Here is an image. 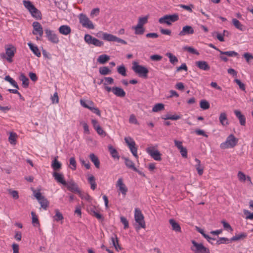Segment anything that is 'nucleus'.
<instances>
[{
  "label": "nucleus",
  "instance_id": "obj_11",
  "mask_svg": "<svg viewBox=\"0 0 253 253\" xmlns=\"http://www.w3.org/2000/svg\"><path fill=\"white\" fill-rule=\"evenodd\" d=\"M147 153L156 161L161 160V154L160 152L153 147H148L146 149Z\"/></svg>",
  "mask_w": 253,
  "mask_h": 253
},
{
  "label": "nucleus",
  "instance_id": "obj_30",
  "mask_svg": "<svg viewBox=\"0 0 253 253\" xmlns=\"http://www.w3.org/2000/svg\"><path fill=\"white\" fill-rule=\"evenodd\" d=\"M110 59L109 55L106 54H102L98 56L97 61V62L101 64H104L108 61Z\"/></svg>",
  "mask_w": 253,
  "mask_h": 253
},
{
  "label": "nucleus",
  "instance_id": "obj_53",
  "mask_svg": "<svg viewBox=\"0 0 253 253\" xmlns=\"http://www.w3.org/2000/svg\"><path fill=\"white\" fill-rule=\"evenodd\" d=\"M222 224H223V226L226 230L228 232H232L233 231V229L230 225L227 222L224 220H222L221 221Z\"/></svg>",
  "mask_w": 253,
  "mask_h": 253
},
{
  "label": "nucleus",
  "instance_id": "obj_37",
  "mask_svg": "<svg viewBox=\"0 0 253 253\" xmlns=\"http://www.w3.org/2000/svg\"><path fill=\"white\" fill-rule=\"evenodd\" d=\"M197 231L201 233L203 236L207 240L209 243L211 242V240H215V238L210 237L208 235L205 233L204 230L199 227H196Z\"/></svg>",
  "mask_w": 253,
  "mask_h": 253
},
{
  "label": "nucleus",
  "instance_id": "obj_36",
  "mask_svg": "<svg viewBox=\"0 0 253 253\" xmlns=\"http://www.w3.org/2000/svg\"><path fill=\"white\" fill-rule=\"evenodd\" d=\"M80 103L82 106L87 109H88V107L92 108L94 106V103L92 101H87L86 102L83 99H81Z\"/></svg>",
  "mask_w": 253,
  "mask_h": 253
},
{
  "label": "nucleus",
  "instance_id": "obj_64",
  "mask_svg": "<svg viewBox=\"0 0 253 253\" xmlns=\"http://www.w3.org/2000/svg\"><path fill=\"white\" fill-rule=\"evenodd\" d=\"M238 177L241 181H245L246 179V175L241 171H239L238 173Z\"/></svg>",
  "mask_w": 253,
  "mask_h": 253
},
{
  "label": "nucleus",
  "instance_id": "obj_9",
  "mask_svg": "<svg viewBox=\"0 0 253 253\" xmlns=\"http://www.w3.org/2000/svg\"><path fill=\"white\" fill-rule=\"evenodd\" d=\"M84 40L88 44H93L97 47H101L104 44V43L102 41L92 37L89 34L85 35Z\"/></svg>",
  "mask_w": 253,
  "mask_h": 253
},
{
  "label": "nucleus",
  "instance_id": "obj_4",
  "mask_svg": "<svg viewBox=\"0 0 253 253\" xmlns=\"http://www.w3.org/2000/svg\"><path fill=\"white\" fill-rule=\"evenodd\" d=\"M179 19V16L175 13L172 15H165L159 19V22L161 24H167L171 25L172 23L177 21Z\"/></svg>",
  "mask_w": 253,
  "mask_h": 253
},
{
  "label": "nucleus",
  "instance_id": "obj_62",
  "mask_svg": "<svg viewBox=\"0 0 253 253\" xmlns=\"http://www.w3.org/2000/svg\"><path fill=\"white\" fill-rule=\"evenodd\" d=\"M95 130L97 133L101 136H105L106 135V132L103 130L100 126L97 127Z\"/></svg>",
  "mask_w": 253,
  "mask_h": 253
},
{
  "label": "nucleus",
  "instance_id": "obj_14",
  "mask_svg": "<svg viewBox=\"0 0 253 253\" xmlns=\"http://www.w3.org/2000/svg\"><path fill=\"white\" fill-rule=\"evenodd\" d=\"M194 31L191 26L186 25L182 28V30L179 33L178 35L180 37L185 35H192L194 34Z\"/></svg>",
  "mask_w": 253,
  "mask_h": 253
},
{
  "label": "nucleus",
  "instance_id": "obj_32",
  "mask_svg": "<svg viewBox=\"0 0 253 253\" xmlns=\"http://www.w3.org/2000/svg\"><path fill=\"white\" fill-rule=\"evenodd\" d=\"M57 157H55L52 161L51 164V167L54 170H59L61 168V164L57 160Z\"/></svg>",
  "mask_w": 253,
  "mask_h": 253
},
{
  "label": "nucleus",
  "instance_id": "obj_55",
  "mask_svg": "<svg viewBox=\"0 0 253 253\" xmlns=\"http://www.w3.org/2000/svg\"><path fill=\"white\" fill-rule=\"evenodd\" d=\"M70 165H71V169L73 170H75L77 168L76 161L74 157H71L70 159Z\"/></svg>",
  "mask_w": 253,
  "mask_h": 253
},
{
  "label": "nucleus",
  "instance_id": "obj_5",
  "mask_svg": "<svg viewBox=\"0 0 253 253\" xmlns=\"http://www.w3.org/2000/svg\"><path fill=\"white\" fill-rule=\"evenodd\" d=\"M134 218L136 222L138 224V227L136 228L137 229H139L140 228H145L146 225L144 216L141 211L138 208L135 209Z\"/></svg>",
  "mask_w": 253,
  "mask_h": 253
},
{
  "label": "nucleus",
  "instance_id": "obj_41",
  "mask_svg": "<svg viewBox=\"0 0 253 253\" xmlns=\"http://www.w3.org/2000/svg\"><path fill=\"white\" fill-rule=\"evenodd\" d=\"M166 55L169 57V61L171 64L174 65L175 63L178 62L177 58L171 53H167Z\"/></svg>",
  "mask_w": 253,
  "mask_h": 253
},
{
  "label": "nucleus",
  "instance_id": "obj_33",
  "mask_svg": "<svg viewBox=\"0 0 253 253\" xmlns=\"http://www.w3.org/2000/svg\"><path fill=\"white\" fill-rule=\"evenodd\" d=\"M195 161L197 163V164L195 165V168L197 170L198 173L199 175H201L203 174L204 171L203 167L201 165V161L198 159L195 158Z\"/></svg>",
  "mask_w": 253,
  "mask_h": 253
},
{
  "label": "nucleus",
  "instance_id": "obj_26",
  "mask_svg": "<svg viewBox=\"0 0 253 253\" xmlns=\"http://www.w3.org/2000/svg\"><path fill=\"white\" fill-rule=\"evenodd\" d=\"M108 150L110 155L114 159H117V160L119 159L120 156L119 153L115 148H114L112 146L109 145L108 146Z\"/></svg>",
  "mask_w": 253,
  "mask_h": 253
},
{
  "label": "nucleus",
  "instance_id": "obj_20",
  "mask_svg": "<svg viewBox=\"0 0 253 253\" xmlns=\"http://www.w3.org/2000/svg\"><path fill=\"white\" fill-rule=\"evenodd\" d=\"M196 65L200 69L204 71H208L210 69V66L205 61H198L196 62Z\"/></svg>",
  "mask_w": 253,
  "mask_h": 253
},
{
  "label": "nucleus",
  "instance_id": "obj_35",
  "mask_svg": "<svg viewBox=\"0 0 253 253\" xmlns=\"http://www.w3.org/2000/svg\"><path fill=\"white\" fill-rule=\"evenodd\" d=\"M247 237V234L246 233H242L240 234L236 235L230 239V242H233L238 241L241 239L246 238Z\"/></svg>",
  "mask_w": 253,
  "mask_h": 253
},
{
  "label": "nucleus",
  "instance_id": "obj_60",
  "mask_svg": "<svg viewBox=\"0 0 253 253\" xmlns=\"http://www.w3.org/2000/svg\"><path fill=\"white\" fill-rule=\"evenodd\" d=\"M88 109L91 111L92 113L95 114L98 116H101L100 111L97 107H95L94 106L92 108L88 107Z\"/></svg>",
  "mask_w": 253,
  "mask_h": 253
},
{
  "label": "nucleus",
  "instance_id": "obj_58",
  "mask_svg": "<svg viewBox=\"0 0 253 253\" xmlns=\"http://www.w3.org/2000/svg\"><path fill=\"white\" fill-rule=\"evenodd\" d=\"M133 28L135 30V34L136 35H142L144 32V29L143 27L142 28H137V25Z\"/></svg>",
  "mask_w": 253,
  "mask_h": 253
},
{
  "label": "nucleus",
  "instance_id": "obj_61",
  "mask_svg": "<svg viewBox=\"0 0 253 253\" xmlns=\"http://www.w3.org/2000/svg\"><path fill=\"white\" fill-rule=\"evenodd\" d=\"M179 150L183 158H186L187 157V150L185 147H183Z\"/></svg>",
  "mask_w": 253,
  "mask_h": 253
},
{
  "label": "nucleus",
  "instance_id": "obj_63",
  "mask_svg": "<svg viewBox=\"0 0 253 253\" xmlns=\"http://www.w3.org/2000/svg\"><path fill=\"white\" fill-rule=\"evenodd\" d=\"M121 222L124 225V228L126 229L128 227V222L126 218L124 216H121Z\"/></svg>",
  "mask_w": 253,
  "mask_h": 253
},
{
  "label": "nucleus",
  "instance_id": "obj_6",
  "mask_svg": "<svg viewBox=\"0 0 253 253\" xmlns=\"http://www.w3.org/2000/svg\"><path fill=\"white\" fill-rule=\"evenodd\" d=\"M125 141L133 156L135 158L138 159V156L137 155V148L136 147L135 141L130 137H125Z\"/></svg>",
  "mask_w": 253,
  "mask_h": 253
},
{
  "label": "nucleus",
  "instance_id": "obj_44",
  "mask_svg": "<svg viewBox=\"0 0 253 253\" xmlns=\"http://www.w3.org/2000/svg\"><path fill=\"white\" fill-rule=\"evenodd\" d=\"M88 181L90 184V188L92 190H94L96 187V183L95 181V178L93 175H90L88 177Z\"/></svg>",
  "mask_w": 253,
  "mask_h": 253
},
{
  "label": "nucleus",
  "instance_id": "obj_23",
  "mask_svg": "<svg viewBox=\"0 0 253 253\" xmlns=\"http://www.w3.org/2000/svg\"><path fill=\"white\" fill-rule=\"evenodd\" d=\"M59 32L62 35H67L71 32V29L68 25H62L59 28Z\"/></svg>",
  "mask_w": 253,
  "mask_h": 253
},
{
  "label": "nucleus",
  "instance_id": "obj_50",
  "mask_svg": "<svg viewBox=\"0 0 253 253\" xmlns=\"http://www.w3.org/2000/svg\"><path fill=\"white\" fill-rule=\"evenodd\" d=\"M200 106L203 110H207L210 108V103L205 100H202L200 101Z\"/></svg>",
  "mask_w": 253,
  "mask_h": 253
},
{
  "label": "nucleus",
  "instance_id": "obj_46",
  "mask_svg": "<svg viewBox=\"0 0 253 253\" xmlns=\"http://www.w3.org/2000/svg\"><path fill=\"white\" fill-rule=\"evenodd\" d=\"M55 215L53 216L54 220L56 221H59L63 219V216L62 214L59 211V210L56 209L55 210Z\"/></svg>",
  "mask_w": 253,
  "mask_h": 253
},
{
  "label": "nucleus",
  "instance_id": "obj_2",
  "mask_svg": "<svg viewBox=\"0 0 253 253\" xmlns=\"http://www.w3.org/2000/svg\"><path fill=\"white\" fill-rule=\"evenodd\" d=\"M192 246L190 249L194 253H211L209 248L205 247L203 244L198 243L195 240H191Z\"/></svg>",
  "mask_w": 253,
  "mask_h": 253
},
{
  "label": "nucleus",
  "instance_id": "obj_16",
  "mask_svg": "<svg viewBox=\"0 0 253 253\" xmlns=\"http://www.w3.org/2000/svg\"><path fill=\"white\" fill-rule=\"evenodd\" d=\"M52 175L57 182L60 183L63 185H66L67 182L64 180V175L63 174L58 173L57 172H53Z\"/></svg>",
  "mask_w": 253,
  "mask_h": 253
},
{
  "label": "nucleus",
  "instance_id": "obj_52",
  "mask_svg": "<svg viewBox=\"0 0 253 253\" xmlns=\"http://www.w3.org/2000/svg\"><path fill=\"white\" fill-rule=\"evenodd\" d=\"M230 240L225 237H221L216 241V244L219 245L222 244H228Z\"/></svg>",
  "mask_w": 253,
  "mask_h": 253
},
{
  "label": "nucleus",
  "instance_id": "obj_24",
  "mask_svg": "<svg viewBox=\"0 0 253 253\" xmlns=\"http://www.w3.org/2000/svg\"><path fill=\"white\" fill-rule=\"evenodd\" d=\"M232 23L237 29L241 31H244L246 30V27L236 18L232 19Z\"/></svg>",
  "mask_w": 253,
  "mask_h": 253
},
{
  "label": "nucleus",
  "instance_id": "obj_38",
  "mask_svg": "<svg viewBox=\"0 0 253 253\" xmlns=\"http://www.w3.org/2000/svg\"><path fill=\"white\" fill-rule=\"evenodd\" d=\"M99 72L101 75L105 76L110 74L111 71L108 67L104 66L99 68Z\"/></svg>",
  "mask_w": 253,
  "mask_h": 253
},
{
  "label": "nucleus",
  "instance_id": "obj_22",
  "mask_svg": "<svg viewBox=\"0 0 253 253\" xmlns=\"http://www.w3.org/2000/svg\"><path fill=\"white\" fill-rule=\"evenodd\" d=\"M28 45L35 55L38 57L41 56V52L37 45H34L31 42L28 43Z\"/></svg>",
  "mask_w": 253,
  "mask_h": 253
},
{
  "label": "nucleus",
  "instance_id": "obj_28",
  "mask_svg": "<svg viewBox=\"0 0 253 253\" xmlns=\"http://www.w3.org/2000/svg\"><path fill=\"white\" fill-rule=\"evenodd\" d=\"M219 120L220 123L221 124L222 126H225L229 125V122L228 121L227 115L225 113H221L220 114Z\"/></svg>",
  "mask_w": 253,
  "mask_h": 253
},
{
  "label": "nucleus",
  "instance_id": "obj_10",
  "mask_svg": "<svg viewBox=\"0 0 253 253\" xmlns=\"http://www.w3.org/2000/svg\"><path fill=\"white\" fill-rule=\"evenodd\" d=\"M46 37L48 40L53 43L57 44L59 42V40L57 35L52 30L49 29L44 30Z\"/></svg>",
  "mask_w": 253,
  "mask_h": 253
},
{
  "label": "nucleus",
  "instance_id": "obj_42",
  "mask_svg": "<svg viewBox=\"0 0 253 253\" xmlns=\"http://www.w3.org/2000/svg\"><path fill=\"white\" fill-rule=\"evenodd\" d=\"M41 204V207L44 210H46L47 208L49 205V202L44 197H43L41 200L38 201Z\"/></svg>",
  "mask_w": 253,
  "mask_h": 253
},
{
  "label": "nucleus",
  "instance_id": "obj_7",
  "mask_svg": "<svg viewBox=\"0 0 253 253\" xmlns=\"http://www.w3.org/2000/svg\"><path fill=\"white\" fill-rule=\"evenodd\" d=\"M80 23L84 27L89 29H93L94 28V25L89 18L84 14H81L79 17Z\"/></svg>",
  "mask_w": 253,
  "mask_h": 253
},
{
  "label": "nucleus",
  "instance_id": "obj_40",
  "mask_svg": "<svg viewBox=\"0 0 253 253\" xmlns=\"http://www.w3.org/2000/svg\"><path fill=\"white\" fill-rule=\"evenodd\" d=\"M220 54L221 55H225L229 57H235L238 55V53L234 51H222L220 50H218Z\"/></svg>",
  "mask_w": 253,
  "mask_h": 253
},
{
  "label": "nucleus",
  "instance_id": "obj_13",
  "mask_svg": "<svg viewBox=\"0 0 253 253\" xmlns=\"http://www.w3.org/2000/svg\"><path fill=\"white\" fill-rule=\"evenodd\" d=\"M9 46V47L6 48L5 49V53L7 56L6 60L10 63L12 62V58L14 56V54L16 52V48L14 47V46H12V45H10Z\"/></svg>",
  "mask_w": 253,
  "mask_h": 253
},
{
  "label": "nucleus",
  "instance_id": "obj_56",
  "mask_svg": "<svg viewBox=\"0 0 253 253\" xmlns=\"http://www.w3.org/2000/svg\"><path fill=\"white\" fill-rule=\"evenodd\" d=\"M16 134L15 133H11L9 137V141L11 144H15L16 143Z\"/></svg>",
  "mask_w": 253,
  "mask_h": 253
},
{
  "label": "nucleus",
  "instance_id": "obj_21",
  "mask_svg": "<svg viewBox=\"0 0 253 253\" xmlns=\"http://www.w3.org/2000/svg\"><path fill=\"white\" fill-rule=\"evenodd\" d=\"M122 158L125 160V165L128 168L131 169L135 171H138V169L135 168L134 163L131 160L126 157Z\"/></svg>",
  "mask_w": 253,
  "mask_h": 253
},
{
  "label": "nucleus",
  "instance_id": "obj_59",
  "mask_svg": "<svg viewBox=\"0 0 253 253\" xmlns=\"http://www.w3.org/2000/svg\"><path fill=\"white\" fill-rule=\"evenodd\" d=\"M243 212L244 214L246 215V219L253 220V213L247 210H244Z\"/></svg>",
  "mask_w": 253,
  "mask_h": 253
},
{
  "label": "nucleus",
  "instance_id": "obj_57",
  "mask_svg": "<svg viewBox=\"0 0 253 253\" xmlns=\"http://www.w3.org/2000/svg\"><path fill=\"white\" fill-rule=\"evenodd\" d=\"M104 80L105 81L103 83L104 85L112 84L114 83V79L112 77H105Z\"/></svg>",
  "mask_w": 253,
  "mask_h": 253
},
{
  "label": "nucleus",
  "instance_id": "obj_49",
  "mask_svg": "<svg viewBox=\"0 0 253 253\" xmlns=\"http://www.w3.org/2000/svg\"><path fill=\"white\" fill-rule=\"evenodd\" d=\"M183 49L190 53L196 54L197 55H199V52L192 47L185 46L183 47Z\"/></svg>",
  "mask_w": 253,
  "mask_h": 253
},
{
  "label": "nucleus",
  "instance_id": "obj_31",
  "mask_svg": "<svg viewBox=\"0 0 253 253\" xmlns=\"http://www.w3.org/2000/svg\"><path fill=\"white\" fill-rule=\"evenodd\" d=\"M90 160L94 164L95 167L99 168L100 167V162L98 157L95 156L93 153H91L89 156Z\"/></svg>",
  "mask_w": 253,
  "mask_h": 253
},
{
  "label": "nucleus",
  "instance_id": "obj_25",
  "mask_svg": "<svg viewBox=\"0 0 253 253\" xmlns=\"http://www.w3.org/2000/svg\"><path fill=\"white\" fill-rule=\"evenodd\" d=\"M111 240L113 246L117 251H119V250L121 249V247L119 244V239L116 234H114L113 236L111 237Z\"/></svg>",
  "mask_w": 253,
  "mask_h": 253
},
{
  "label": "nucleus",
  "instance_id": "obj_48",
  "mask_svg": "<svg viewBox=\"0 0 253 253\" xmlns=\"http://www.w3.org/2000/svg\"><path fill=\"white\" fill-rule=\"evenodd\" d=\"M164 109V105L162 103H157L153 107L152 111L154 112H157Z\"/></svg>",
  "mask_w": 253,
  "mask_h": 253
},
{
  "label": "nucleus",
  "instance_id": "obj_54",
  "mask_svg": "<svg viewBox=\"0 0 253 253\" xmlns=\"http://www.w3.org/2000/svg\"><path fill=\"white\" fill-rule=\"evenodd\" d=\"M243 57L245 58L246 61L250 63L251 60H253V55L248 52H246L243 54Z\"/></svg>",
  "mask_w": 253,
  "mask_h": 253
},
{
  "label": "nucleus",
  "instance_id": "obj_1",
  "mask_svg": "<svg viewBox=\"0 0 253 253\" xmlns=\"http://www.w3.org/2000/svg\"><path fill=\"white\" fill-rule=\"evenodd\" d=\"M132 69L140 77L145 79L147 78L149 70L146 67L139 65L137 62H133Z\"/></svg>",
  "mask_w": 253,
  "mask_h": 253
},
{
  "label": "nucleus",
  "instance_id": "obj_47",
  "mask_svg": "<svg viewBox=\"0 0 253 253\" xmlns=\"http://www.w3.org/2000/svg\"><path fill=\"white\" fill-rule=\"evenodd\" d=\"M31 215L32 216V223L34 226H39L40 223L37 216L34 211L31 212Z\"/></svg>",
  "mask_w": 253,
  "mask_h": 253
},
{
  "label": "nucleus",
  "instance_id": "obj_45",
  "mask_svg": "<svg viewBox=\"0 0 253 253\" xmlns=\"http://www.w3.org/2000/svg\"><path fill=\"white\" fill-rule=\"evenodd\" d=\"M4 80L7 82H8L12 85H13L14 87L18 89L19 86L17 84V83L9 76H6L5 77Z\"/></svg>",
  "mask_w": 253,
  "mask_h": 253
},
{
  "label": "nucleus",
  "instance_id": "obj_15",
  "mask_svg": "<svg viewBox=\"0 0 253 253\" xmlns=\"http://www.w3.org/2000/svg\"><path fill=\"white\" fill-rule=\"evenodd\" d=\"M66 186H67V189L72 192H75L78 194L80 192L81 190L79 189L77 184L73 181L69 182L68 183L67 182Z\"/></svg>",
  "mask_w": 253,
  "mask_h": 253
},
{
  "label": "nucleus",
  "instance_id": "obj_51",
  "mask_svg": "<svg viewBox=\"0 0 253 253\" xmlns=\"http://www.w3.org/2000/svg\"><path fill=\"white\" fill-rule=\"evenodd\" d=\"M118 72L124 77L126 76V69L124 65L119 66L117 69Z\"/></svg>",
  "mask_w": 253,
  "mask_h": 253
},
{
  "label": "nucleus",
  "instance_id": "obj_43",
  "mask_svg": "<svg viewBox=\"0 0 253 253\" xmlns=\"http://www.w3.org/2000/svg\"><path fill=\"white\" fill-rule=\"evenodd\" d=\"M23 3L25 8H26L29 12L35 7L32 3L28 0H24L23 1Z\"/></svg>",
  "mask_w": 253,
  "mask_h": 253
},
{
  "label": "nucleus",
  "instance_id": "obj_18",
  "mask_svg": "<svg viewBox=\"0 0 253 253\" xmlns=\"http://www.w3.org/2000/svg\"><path fill=\"white\" fill-rule=\"evenodd\" d=\"M113 93L119 97H124L126 94L123 89L117 86L113 87Z\"/></svg>",
  "mask_w": 253,
  "mask_h": 253
},
{
  "label": "nucleus",
  "instance_id": "obj_17",
  "mask_svg": "<svg viewBox=\"0 0 253 253\" xmlns=\"http://www.w3.org/2000/svg\"><path fill=\"white\" fill-rule=\"evenodd\" d=\"M117 186L119 187L120 191L123 195L125 196L127 192V188L123 183V179L120 178L118 179L117 183Z\"/></svg>",
  "mask_w": 253,
  "mask_h": 253
},
{
  "label": "nucleus",
  "instance_id": "obj_12",
  "mask_svg": "<svg viewBox=\"0 0 253 253\" xmlns=\"http://www.w3.org/2000/svg\"><path fill=\"white\" fill-rule=\"evenodd\" d=\"M34 28L33 34L34 35H39L42 37L43 35V29L41 24L37 21L34 22L32 24Z\"/></svg>",
  "mask_w": 253,
  "mask_h": 253
},
{
  "label": "nucleus",
  "instance_id": "obj_3",
  "mask_svg": "<svg viewBox=\"0 0 253 253\" xmlns=\"http://www.w3.org/2000/svg\"><path fill=\"white\" fill-rule=\"evenodd\" d=\"M238 141V139L233 134H230L227 137L226 141L220 144V147L223 149L233 148L237 145Z\"/></svg>",
  "mask_w": 253,
  "mask_h": 253
},
{
  "label": "nucleus",
  "instance_id": "obj_8",
  "mask_svg": "<svg viewBox=\"0 0 253 253\" xmlns=\"http://www.w3.org/2000/svg\"><path fill=\"white\" fill-rule=\"evenodd\" d=\"M102 39L108 42H117L121 43L124 44H126L127 42L125 40L118 38L117 37L114 36L110 34L107 33H102Z\"/></svg>",
  "mask_w": 253,
  "mask_h": 253
},
{
  "label": "nucleus",
  "instance_id": "obj_27",
  "mask_svg": "<svg viewBox=\"0 0 253 253\" xmlns=\"http://www.w3.org/2000/svg\"><path fill=\"white\" fill-rule=\"evenodd\" d=\"M170 224L171 225L172 229L175 232H181V227L179 224L173 219H170L169 220Z\"/></svg>",
  "mask_w": 253,
  "mask_h": 253
},
{
  "label": "nucleus",
  "instance_id": "obj_34",
  "mask_svg": "<svg viewBox=\"0 0 253 253\" xmlns=\"http://www.w3.org/2000/svg\"><path fill=\"white\" fill-rule=\"evenodd\" d=\"M19 79L22 82L23 86L25 88L28 87L29 84V79L23 73L21 74Z\"/></svg>",
  "mask_w": 253,
  "mask_h": 253
},
{
  "label": "nucleus",
  "instance_id": "obj_19",
  "mask_svg": "<svg viewBox=\"0 0 253 253\" xmlns=\"http://www.w3.org/2000/svg\"><path fill=\"white\" fill-rule=\"evenodd\" d=\"M234 113L236 117L239 120L240 125L241 126H245L246 124V118L245 116L238 110H234Z\"/></svg>",
  "mask_w": 253,
  "mask_h": 253
},
{
  "label": "nucleus",
  "instance_id": "obj_29",
  "mask_svg": "<svg viewBox=\"0 0 253 253\" xmlns=\"http://www.w3.org/2000/svg\"><path fill=\"white\" fill-rule=\"evenodd\" d=\"M31 15L37 19H42V14L41 11L38 10L36 7L33 8V9L30 11Z\"/></svg>",
  "mask_w": 253,
  "mask_h": 253
},
{
  "label": "nucleus",
  "instance_id": "obj_39",
  "mask_svg": "<svg viewBox=\"0 0 253 253\" xmlns=\"http://www.w3.org/2000/svg\"><path fill=\"white\" fill-rule=\"evenodd\" d=\"M148 16H146L143 17H140L138 20V22L137 25V28H142L143 25L145 24L148 22Z\"/></svg>",
  "mask_w": 253,
  "mask_h": 253
}]
</instances>
